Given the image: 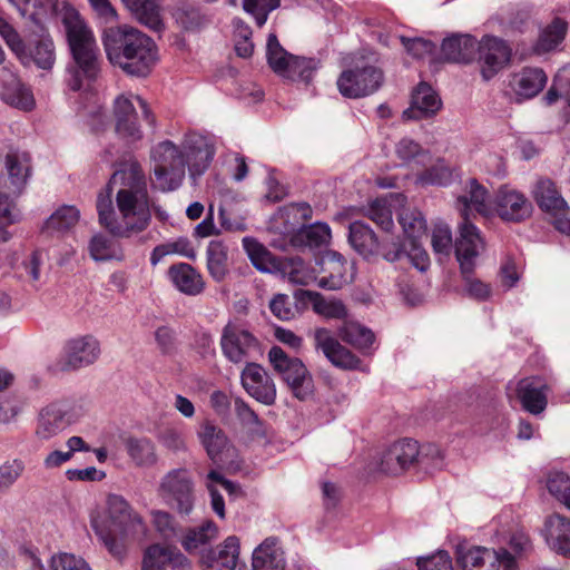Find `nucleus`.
I'll return each mask as SVG.
<instances>
[{
    "label": "nucleus",
    "instance_id": "nucleus-37",
    "mask_svg": "<svg viewBox=\"0 0 570 570\" xmlns=\"http://www.w3.org/2000/svg\"><path fill=\"white\" fill-rule=\"evenodd\" d=\"M80 212L75 206L63 205L53 212L42 226L48 234L65 233L77 225Z\"/></svg>",
    "mask_w": 570,
    "mask_h": 570
},
{
    "label": "nucleus",
    "instance_id": "nucleus-32",
    "mask_svg": "<svg viewBox=\"0 0 570 570\" xmlns=\"http://www.w3.org/2000/svg\"><path fill=\"white\" fill-rule=\"evenodd\" d=\"M348 242L364 257L375 255L379 252L380 245L375 233L362 222L350 224Z\"/></svg>",
    "mask_w": 570,
    "mask_h": 570
},
{
    "label": "nucleus",
    "instance_id": "nucleus-38",
    "mask_svg": "<svg viewBox=\"0 0 570 570\" xmlns=\"http://www.w3.org/2000/svg\"><path fill=\"white\" fill-rule=\"evenodd\" d=\"M244 249L252 264L263 273H272L278 267L273 254L261 243L252 237L243 239Z\"/></svg>",
    "mask_w": 570,
    "mask_h": 570
},
{
    "label": "nucleus",
    "instance_id": "nucleus-45",
    "mask_svg": "<svg viewBox=\"0 0 570 570\" xmlns=\"http://www.w3.org/2000/svg\"><path fill=\"white\" fill-rule=\"evenodd\" d=\"M283 273L289 282L297 285H308L318 281L316 271L306 265L299 257H292L283 264Z\"/></svg>",
    "mask_w": 570,
    "mask_h": 570
},
{
    "label": "nucleus",
    "instance_id": "nucleus-47",
    "mask_svg": "<svg viewBox=\"0 0 570 570\" xmlns=\"http://www.w3.org/2000/svg\"><path fill=\"white\" fill-rule=\"evenodd\" d=\"M202 444L207 451V454L215 459L227 443V439L223 431L209 422H205L198 432Z\"/></svg>",
    "mask_w": 570,
    "mask_h": 570
},
{
    "label": "nucleus",
    "instance_id": "nucleus-64",
    "mask_svg": "<svg viewBox=\"0 0 570 570\" xmlns=\"http://www.w3.org/2000/svg\"><path fill=\"white\" fill-rule=\"evenodd\" d=\"M23 470V464L20 461H12L4 463L0 466V492L9 489Z\"/></svg>",
    "mask_w": 570,
    "mask_h": 570
},
{
    "label": "nucleus",
    "instance_id": "nucleus-15",
    "mask_svg": "<svg viewBox=\"0 0 570 570\" xmlns=\"http://www.w3.org/2000/svg\"><path fill=\"white\" fill-rule=\"evenodd\" d=\"M493 208L497 215L504 222L521 223L533 213L532 203L527 196L509 186H502L498 189Z\"/></svg>",
    "mask_w": 570,
    "mask_h": 570
},
{
    "label": "nucleus",
    "instance_id": "nucleus-6",
    "mask_svg": "<svg viewBox=\"0 0 570 570\" xmlns=\"http://www.w3.org/2000/svg\"><path fill=\"white\" fill-rule=\"evenodd\" d=\"M139 111L150 126H155V117L146 100L134 94L118 95L112 105V116L117 135L130 142L142 138Z\"/></svg>",
    "mask_w": 570,
    "mask_h": 570
},
{
    "label": "nucleus",
    "instance_id": "nucleus-57",
    "mask_svg": "<svg viewBox=\"0 0 570 570\" xmlns=\"http://www.w3.org/2000/svg\"><path fill=\"white\" fill-rule=\"evenodd\" d=\"M399 222L409 237L415 239L426 229V223L417 210H402L399 214Z\"/></svg>",
    "mask_w": 570,
    "mask_h": 570
},
{
    "label": "nucleus",
    "instance_id": "nucleus-51",
    "mask_svg": "<svg viewBox=\"0 0 570 570\" xmlns=\"http://www.w3.org/2000/svg\"><path fill=\"white\" fill-rule=\"evenodd\" d=\"M243 9L254 17L258 27H263L268 14L281 6V0H242Z\"/></svg>",
    "mask_w": 570,
    "mask_h": 570
},
{
    "label": "nucleus",
    "instance_id": "nucleus-62",
    "mask_svg": "<svg viewBox=\"0 0 570 570\" xmlns=\"http://www.w3.org/2000/svg\"><path fill=\"white\" fill-rule=\"evenodd\" d=\"M400 40L405 50L417 59L429 57L435 49V45L433 42L423 38L410 39L406 37H401Z\"/></svg>",
    "mask_w": 570,
    "mask_h": 570
},
{
    "label": "nucleus",
    "instance_id": "nucleus-9",
    "mask_svg": "<svg viewBox=\"0 0 570 570\" xmlns=\"http://www.w3.org/2000/svg\"><path fill=\"white\" fill-rule=\"evenodd\" d=\"M436 455L440 460L443 459L439 448L434 445H426L423 450L420 449L419 443L411 439H402L391 444L382 454L380 460L379 470L387 475H399L409 469L414 462L419 461L420 455Z\"/></svg>",
    "mask_w": 570,
    "mask_h": 570
},
{
    "label": "nucleus",
    "instance_id": "nucleus-58",
    "mask_svg": "<svg viewBox=\"0 0 570 570\" xmlns=\"http://www.w3.org/2000/svg\"><path fill=\"white\" fill-rule=\"evenodd\" d=\"M50 570H91V568L81 557L59 553L51 557Z\"/></svg>",
    "mask_w": 570,
    "mask_h": 570
},
{
    "label": "nucleus",
    "instance_id": "nucleus-3",
    "mask_svg": "<svg viewBox=\"0 0 570 570\" xmlns=\"http://www.w3.org/2000/svg\"><path fill=\"white\" fill-rule=\"evenodd\" d=\"M109 61L126 73L146 77L157 61L155 42L135 28H109L104 33Z\"/></svg>",
    "mask_w": 570,
    "mask_h": 570
},
{
    "label": "nucleus",
    "instance_id": "nucleus-27",
    "mask_svg": "<svg viewBox=\"0 0 570 570\" xmlns=\"http://www.w3.org/2000/svg\"><path fill=\"white\" fill-rule=\"evenodd\" d=\"M544 538L556 552L570 557V520L561 514L549 515L544 522Z\"/></svg>",
    "mask_w": 570,
    "mask_h": 570
},
{
    "label": "nucleus",
    "instance_id": "nucleus-19",
    "mask_svg": "<svg viewBox=\"0 0 570 570\" xmlns=\"http://www.w3.org/2000/svg\"><path fill=\"white\" fill-rule=\"evenodd\" d=\"M455 207L463 220H471L474 213L488 215L491 202L488 190L476 179H469L463 193L456 198Z\"/></svg>",
    "mask_w": 570,
    "mask_h": 570
},
{
    "label": "nucleus",
    "instance_id": "nucleus-25",
    "mask_svg": "<svg viewBox=\"0 0 570 570\" xmlns=\"http://www.w3.org/2000/svg\"><path fill=\"white\" fill-rule=\"evenodd\" d=\"M167 274L175 288L185 295L197 296L205 288L200 273L187 263L171 265Z\"/></svg>",
    "mask_w": 570,
    "mask_h": 570
},
{
    "label": "nucleus",
    "instance_id": "nucleus-40",
    "mask_svg": "<svg viewBox=\"0 0 570 570\" xmlns=\"http://www.w3.org/2000/svg\"><path fill=\"white\" fill-rule=\"evenodd\" d=\"M218 534V528L212 520L204 521L200 525L190 528L186 531L181 544L188 552L198 549Z\"/></svg>",
    "mask_w": 570,
    "mask_h": 570
},
{
    "label": "nucleus",
    "instance_id": "nucleus-28",
    "mask_svg": "<svg viewBox=\"0 0 570 570\" xmlns=\"http://www.w3.org/2000/svg\"><path fill=\"white\" fill-rule=\"evenodd\" d=\"M531 195L538 207L547 214L557 213L566 207L567 200L556 183L548 177L535 180L531 188Z\"/></svg>",
    "mask_w": 570,
    "mask_h": 570
},
{
    "label": "nucleus",
    "instance_id": "nucleus-56",
    "mask_svg": "<svg viewBox=\"0 0 570 570\" xmlns=\"http://www.w3.org/2000/svg\"><path fill=\"white\" fill-rule=\"evenodd\" d=\"M431 244L436 255L449 256L453 247L450 226L443 223L436 224L432 232Z\"/></svg>",
    "mask_w": 570,
    "mask_h": 570
},
{
    "label": "nucleus",
    "instance_id": "nucleus-4",
    "mask_svg": "<svg viewBox=\"0 0 570 570\" xmlns=\"http://www.w3.org/2000/svg\"><path fill=\"white\" fill-rule=\"evenodd\" d=\"M107 514L109 529L100 525L96 519L91 520V525L109 553L121 560L126 554L127 541L145 534L146 525L141 517L118 494L108 497Z\"/></svg>",
    "mask_w": 570,
    "mask_h": 570
},
{
    "label": "nucleus",
    "instance_id": "nucleus-60",
    "mask_svg": "<svg viewBox=\"0 0 570 570\" xmlns=\"http://www.w3.org/2000/svg\"><path fill=\"white\" fill-rule=\"evenodd\" d=\"M419 570H452V560L446 551H438L416 561Z\"/></svg>",
    "mask_w": 570,
    "mask_h": 570
},
{
    "label": "nucleus",
    "instance_id": "nucleus-63",
    "mask_svg": "<svg viewBox=\"0 0 570 570\" xmlns=\"http://www.w3.org/2000/svg\"><path fill=\"white\" fill-rule=\"evenodd\" d=\"M151 517L156 531L164 539H171L176 535L175 521L168 512L156 510L151 512Z\"/></svg>",
    "mask_w": 570,
    "mask_h": 570
},
{
    "label": "nucleus",
    "instance_id": "nucleus-16",
    "mask_svg": "<svg viewBox=\"0 0 570 570\" xmlns=\"http://www.w3.org/2000/svg\"><path fill=\"white\" fill-rule=\"evenodd\" d=\"M268 360L291 389L308 387L312 379L299 358L289 357L283 348L273 346L268 352Z\"/></svg>",
    "mask_w": 570,
    "mask_h": 570
},
{
    "label": "nucleus",
    "instance_id": "nucleus-23",
    "mask_svg": "<svg viewBox=\"0 0 570 570\" xmlns=\"http://www.w3.org/2000/svg\"><path fill=\"white\" fill-rule=\"evenodd\" d=\"M547 75L540 68L525 67L511 75L509 88L518 99L535 97L546 86Z\"/></svg>",
    "mask_w": 570,
    "mask_h": 570
},
{
    "label": "nucleus",
    "instance_id": "nucleus-2",
    "mask_svg": "<svg viewBox=\"0 0 570 570\" xmlns=\"http://www.w3.org/2000/svg\"><path fill=\"white\" fill-rule=\"evenodd\" d=\"M45 11L60 19L71 52L67 85L72 91H89L101 73V59L95 33L81 14L63 0L40 2Z\"/></svg>",
    "mask_w": 570,
    "mask_h": 570
},
{
    "label": "nucleus",
    "instance_id": "nucleus-29",
    "mask_svg": "<svg viewBox=\"0 0 570 570\" xmlns=\"http://www.w3.org/2000/svg\"><path fill=\"white\" fill-rule=\"evenodd\" d=\"M476 40L469 35L452 36L443 40L441 50L449 62L468 63L476 53Z\"/></svg>",
    "mask_w": 570,
    "mask_h": 570
},
{
    "label": "nucleus",
    "instance_id": "nucleus-52",
    "mask_svg": "<svg viewBox=\"0 0 570 570\" xmlns=\"http://www.w3.org/2000/svg\"><path fill=\"white\" fill-rule=\"evenodd\" d=\"M547 487L550 494L570 510V476L563 472H553L549 475Z\"/></svg>",
    "mask_w": 570,
    "mask_h": 570
},
{
    "label": "nucleus",
    "instance_id": "nucleus-59",
    "mask_svg": "<svg viewBox=\"0 0 570 570\" xmlns=\"http://www.w3.org/2000/svg\"><path fill=\"white\" fill-rule=\"evenodd\" d=\"M271 312L281 321L293 320L296 315V308L291 297L285 294L275 295L269 303Z\"/></svg>",
    "mask_w": 570,
    "mask_h": 570
},
{
    "label": "nucleus",
    "instance_id": "nucleus-43",
    "mask_svg": "<svg viewBox=\"0 0 570 570\" xmlns=\"http://www.w3.org/2000/svg\"><path fill=\"white\" fill-rule=\"evenodd\" d=\"M1 97L7 104L21 110H31L35 102L31 90L17 79L4 86Z\"/></svg>",
    "mask_w": 570,
    "mask_h": 570
},
{
    "label": "nucleus",
    "instance_id": "nucleus-5",
    "mask_svg": "<svg viewBox=\"0 0 570 570\" xmlns=\"http://www.w3.org/2000/svg\"><path fill=\"white\" fill-rule=\"evenodd\" d=\"M101 347L97 337L91 334L77 335L66 340L60 354L46 364L52 376L77 372L94 365L100 357Z\"/></svg>",
    "mask_w": 570,
    "mask_h": 570
},
{
    "label": "nucleus",
    "instance_id": "nucleus-7",
    "mask_svg": "<svg viewBox=\"0 0 570 570\" xmlns=\"http://www.w3.org/2000/svg\"><path fill=\"white\" fill-rule=\"evenodd\" d=\"M266 58L271 69L291 81L308 83L320 67L315 58L294 56L279 43L275 33H269L266 42Z\"/></svg>",
    "mask_w": 570,
    "mask_h": 570
},
{
    "label": "nucleus",
    "instance_id": "nucleus-8",
    "mask_svg": "<svg viewBox=\"0 0 570 570\" xmlns=\"http://www.w3.org/2000/svg\"><path fill=\"white\" fill-rule=\"evenodd\" d=\"M150 158L154 163L155 187L163 191L176 189L187 165L184 148L180 149L170 140H164L151 148Z\"/></svg>",
    "mask_w": 570,
    "mask_h": 570
},
{
    "label": "nucleus",
    "instance_id": "nucleus-36",
    "mask_svg": "<svg viewBox=\"0 0 570 570\" xmlns=\"http://www.w3.org/2000/svg\"><path fill=\"white\" fill-rule=\"evenodd\" d=\"M6 167L14 190L26 184L31 173V157L23 151H12L6 156Z\"/></svg>",
    "mask_w": 570,
    "mask_h": 570
},
{
    "label": "nucleus",
    "instance_id": "nucleus-26",
    "mask_svg": "<svg viewBox=\"0 0 570 570\" xmlns=\"http://www.w3.org/2000/svg\"><path fill=\"white\" fill-rule=\"evenodd\" d=\"M285 558L279 546V541L275 537L266 538L253 551L252 570H284Z\"/></svg>",
    "mask_w": 570,
    "mask_h": 570
},
{
    "label": "nucleus",
    "instance_id": "nucleus-21",
    "mask_svg": "<svg viewBox=\"0 0 570 570\" xmlns=\"http://www.w3.org/2000/svg\"><path fill=\"white\" fill-rule=\"evenodd\" d=\"M184 154L193 176L202 175L214 158L215 148L209 139L202 135H189L184 142Z\"/></svg>",
    "mask_w": 570,
    "mask_h": 570
},
{
    "label": "nucleus",
    "instance_id": "nucleus-54",
    "mask_svg": "<svg viewBox=\"0 0 570 570\" xmlns=\"http://www.w3.org/2000/svg\"><path fill=\"white\" fill-rule=\"evenodd\" d=\"M298 236L305 240L309 247H320L326 245L331 240V228L325 223H315L303 228Z\"/></svg>",
    "mask_w": 570,
    "mask_h": 570
},
{
    "label": "nucleus",
    "instance_id": "nucleus-20",
    "mask_svg": "<svg viewBox=\"0 0 570 570\" xmlns=\"http://www.w3.org/2000/svg\"><path fill=\"white\" fill-rule=\"evenodd\" d=\"M314 342L316 348L321 350L335 366L347 370L358 368L360 360L352 352L342 346L328 330H315Z\"/></svg>",
    "mask_w": 570,
    "mask_h": 570
},
{
    "label": "nucleus",
    "instance_id": "nucleus-41",
    "mask_svg": "<svg viewBox=\"0 0 570 570\" xmlns=\"http://www.w3.org/2000/svg\"><path fill=\"white\" fill-rule=\"evenodd\" d=\"M174 254L187 257L189 259H195L196 257V252L190 242L185 237H180L156 246L151 252L150 263L155 266L164 257Z\"/></svg>",
    "mask_w": 570,
    "mask_h": 570
},
{
    "label": "nucleus",
    "instance_id": "nucleus-31",
    "mask_svg": "<svg viewBox=\"0 0 570 570\" xmlns=\"http://www.w3.org/2000/svg\"><path fill=\"white\" fill-rule=\"evenodd\" d=\"M122 4L135 18L151 30L159 31L164 27L158 0H121Z\"/></svg>",
    "mask_w": 570,
    "mask_h": 570
},
{
    "label": "nucleus",
    "instance_id": "nucleus-34",
    "mask_svg": "<svg viewBox=\"0 0 570 570\" xmlns=\"http://www.w3.org/2000/svg\"><path fill=\"white\" fill-rule=\"evenodd\" d=\"M126 451L132 463L138 468H150L157 463L156 446L147 438H128Z\"/></svg>",
    "mask_w": 570,
    "mask_h": 570
},
{
    "label": "nucleus",
    "instance_id": "nucleus-53",
    "mask_svg": "<svg viewBox=\"0 0 570 570\" xmlns=\"http://www.w3.org/2000/svg\"><path fill=\"white\" fill-rule=\"evenodd\" d=\"M56 62V47L50 35L38 30V68L50 70Z\"/></svg>",
    "mask_w": 570,
    "mask_h": 570
},
{
    "label": "nucleus",
    "instance_id": "nucleus-49",
    "mask_svg": "<svg viewBox=\"0 0 570 570\" xmlns=\"http://www.w3.org/2000/svg\"><path fill=\"white\" fill-rule=\"evenodd\" d=\"M306 295L312 302L315 313L327 318H343L346 316V308L342 302L325 299L316 292H306Z\"/></svg>",
    "mask_w": 570,
    "mask_h": 570
},
{
    "label": "nucleus",
    "instance_id": "nucleus-13",
    "mask_svg": "<svg viewBox=\"0 0 570 570\" xmlns=\"http://www.w3.org/2000/svg\"><path fill=\"white\" fill-rule=\"evenodd\" d=\"M159 491L180 513L188 514L194 505V484L186 469H174L161 479Z\"/></svg>",
    "mask_w": 570,
    "mask_h": 570
},
{
    "label": "nucleus",
    "instance_id": "nucleus-48",
    "mask_svg": "<svg viewBox=\"0 0 570 570\" xmlns=\"http://www.w3.org/2000/svg\"><path fill=\"white\" fill-rule=\"evenodd\" d=\"M171 547L151 544L144 553L142 570H167L170 563Z\"/></svg>",
    "mask_w": 570,
    "mask_h": 570
},
{
    "label": "nucleus",
    "instance_id": "nucleus-17",
    "mask_svg": "<svg viewBox=\"0 0 570 570\" xmlns=\"http://www.w3.org/2000/svg\"><path fill=\"white\" fill-rule=\"evenodd\" d=\"M476 50L480 53L481 73L485 80L504 68L511 58L509 46L497 37H484L476 46Z\"/></svg>",
    "mask_w": 570,
    "mask_h": 570
},
{
    "label": "nucleus",
    "instance_id": "nucleus-46",
    "mask_svg": "<svg viewBox=\"0 0 570 570\" xmlns=\"http://www.w3.org/2000/svg\"><path fill=\"white\" fill-rule=\"evenodd\" d=\"M340 336L344 342L361 351L370 348L374 342L373 332L357 323H347L342 326Z\"/></svg>",
    "mask_w": 570,
    "mask_h": 570
},
{
    "label": "nucleus",
    "instance_id": "nucleus-1",
    "mask_svg": "<svg viewBox=\"0 0 570 570\" xmlns=\"http://www.w3.org/2000/svg\"><path fill=\"white\" fill-rule=\"evenodd\" d=\"M148 183L141 166L130 161L116 170L97 197L99 224L112 236L129 238L145 230L151 218Z\"/></svg>",
    "mask_w": 570,
    "mask_h": 570
},
{
    "label": "nucleus",
    "instance_id": "nucleus-39",
    "mask_svg": "<svg viewBox=\"0 0 570 570\" xmlns=\"http://www.w3.org/2000/svg\"><path fill=\"white\" fill-rule=\"evenodd\" d=\"M453 179V173L450 166L443 160L438 159L431 167L421 171L415 184L422 187L426 186H448Z\"/></svg>",
    "mask_w": 570,
    "mask_h": 570
},
{
    "label": "nucleus",
    "instance_id": "nucleus-35",
    "mask_svg": "<svg viewBox=\"0 0 570 570\" xmlns=\"http://www.w3.org/2000/svg\"><path fill=\"white\" fill-rule=\"evenodd\" d=\"M240 382L247 392H275L271 375L257 363L246 364L240 374Z\"/></svg>",
    "mask_w": 570,
    "mask_h": 570
},
{
    "label": "nucleus",
    "instance_id": "nucleus-50",
    "mask_svg": "<svg viewBox=\"0 0 570 570\" xmlns=\"http://www.w3.org/2000/svg\"><path fill=\"white\" fill-rule=\"evenodd\" d=\"M394 153L402 165H410L419 158L429 156V153L417 141L409 137H404L395 144Z\"/></svg>",
    "mask_w": 570,
    "mask_h": 570
},
{
    "label": "nucleus",
    "instance_id": "nucleus-11",
    "mask_svg": "<svg viewBox=\"0 0 570 570\" xmlns=\"http://www.w3.org/2000/svg\"><path fill=\"white\" fill-rule=\"evenodd\" d=\"M458 562L463 570H519L515 557L504 548L472 547L459 550Z\"/></svg>",
    "mask_w": 570,
    "mask_h": 570
},
{
    "label": "nucleus",
    "instance_id": "nucleus-55",
    "mask_svg": "<svg viewBox=\"0 0 570 570\" xmlns=\"http://www.w3.org/2000/svg\"><path fill=\"white\" fill-rule=\"evenodd\" d=\"M234 32H235V51L242 58H248L252 56L254 51V45L250 40L252 29L240 19H235L233 21Z\"/></svg>",
    "mask_w": 570,
    "mask_h": 570
},
{
    "label": "nucleus",
    "instance_id": "nucleus-42",
    "mask_svg": "<svg viewBox=\"0 0 570 570\" xmlns=\"http://www.w3.org/2000/svg\"><path fill=\"white\" fill-rule=\"evenodd\" d=\"M207 269L216 282L225 279L227 268V252L220 242H210L207 250Z\"/></svg>",
    "mask_w": 570,
    "mask_h": 570
},
{
    "label": "nucleus",
    "instance_id": "nucleus-61",
    "mask_svg": "<svg viewBox=\"0 0 570 570\" xmlns=\"http://www.w3.org/2000/svg\"><path fill=\"white\" fill-rule=\"evenodd\" d=\"M511 402L519 403L524 411L533 415L543 412L548 404L546 394H515Z\"/></svg>",
    "mask_w": 570,
    "mask_h": 570
},
{
    "label": "nucleus",
    "instance_id": "nucleus-24",
    "mask_svg": "<svg viewBox=\"0 0 570 570\" xmlns=\"http://www.w3.org/2000/svg\"><path fill=\"white\" fill-rule=\"evenodd\" d=\"M441 108V100L425 82L420 83L412 94L411 106L403 111L405 119H423L435 115Z\"/></svg>",
    "mask_w": 570,
    "mask_h": 570
},
{
    "label": "nucleus",
    "instance_id": "nucleus-12",
    "mask_svg": "<svg viewBox=\"0 0 570 570\" xmlns=\"http://www.w3.org/2000/svg\"><path fill=\"white\" fill-rule=\"evenodd\" d=\"M383 82V73L374 66L344 70L337 78V88L346 98H362L374 94Z\"/></svg>",
    "mask_w": 570,
    "mask_h": 570
},
{
    "label": "nucleus",
    "instance_id": "nucleus-44",
    "mask_svg": "<svg viewBox=\"0 0 570 570\" xmlns=\"http://www.w3.org/2000/svg\"><path fill=\"white\" fill-rule=\"evenodd\" d=\"M567 29L568 26L562 19H553V21L541 32L535 46L537 51L548 52L557 48L564 39Z\"/></svg>",
    "mask_w": 570,
    "mask_h": 570
},
{
    "label": "nucleus",
    "instance_id": "nucleus-33",
    "mask_svg": "<svg viewBox=\"0 0 570 570\" xmlns=\"http://www.w3.org/2000/svg\"><path fill=\"white\" fill-rule=\"evenodd\" d=\"M88 250L90 257L96 262H121L125 258V252L120 243L101 233L90 238Z\"/></svg>",
    "mask_w": 570,
    "mask_h": 570
},
{
    "label": "nucleus",
    "instance_id": "nucleus-10",
    "mask_svg": "<svg viewBox=\"0 0 570 570\" xmlns=\"http://www.w3.org/2000/svg\"><path fill=\"white\" fill-rule=\"evenodd\" d=\"M220 347L224 356L233 363L245 362L261 353L259 340L237 321H230L224 326Z\"/></svg>",
    "mask_w": 570,
    "mask_h": 570
},
{
    "label": "nucleus",
    "instance_id": "nucleus-30",
    "mask_svg": "<svg viewBox=\"0 0 570 570\" xmlns=\"http://www.w3.org/2000/svg\"><path fill=\"white\" fill-rule=\"evenodd\" d=\"M403 200V195L390 194L387 197L376 198L368 203V205L364 207L363 214L383 230L389 232L394 225L392 208Z\"/></svg>",
    "mask_w": 570,
    "mask_h": 570
},
{
    "label": "nucleus",
    "instance_id": "nucleus-18",
    "mask_svg": "<svg viewBox=\"0 0 570 570\" xmlns=\"http://www.w3.org/2000/svg\"><path fill=\"white\" fill-rule=\"evenodd\" d=\"M317 285L322 288L336 291L348 284L352 279V266L336 252H327L320 259Z\"/></svg>",
    "mask_w": 570,
    "mask_h": 570
},
{
    "label": "nucleus",
    "instance_id": "nucleus-22",
    "mask_svg": "<svg viewBox=\"0 0 570 570\" xmlns=\"http://www.w3.org/2000/svg\"><path fill=\"white\" fill-rule=\"evenodd\" d=\"M239 557V539L235 535L227 537L215 549H209L202 554L204 570H235Z\"/></svg>",
    "mask_w": 570,
    "mask_h": 570
},
{
    "label": "nucleus",
    "instance_id": "nucleus-14",
    "mask_svg": "<svg viewBox=\"0 0 570 570\" xmlns=\"http://www.w3.org/2000/svg\"><path fill=\"white\" fill-rule=\"evenodd\" d=\"M454 248L461 273L463 275L472 274L478 258L485 250V242L479 228L471 220H463L460 224Z\"/></svg>",
    "mask_w": 570,
    "mask_h": 570
}]
</instances>
